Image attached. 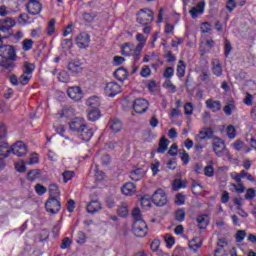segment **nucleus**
Returning a JSON list of instances; mask_svg holds the SVG:
<instances>
[{
	"label": "nucleus",
	"mask_w": 256,
	"mask_h": 256,
	"mask_svg": "<svg viewBox=\"0 0 256 256\" xmlns=\"http://www.w3.org/2000/svg\"><path fill=\"white\" fill-rule=\"evenodd\" d=\"M93 133V128L84 124L83 128L78 132V136L82 141H91Z\"/></svg>",
	"instance_id": "14"
},
{
	"label": "nucleus",
	"mask_w": 256,
	"mask_h": 256,
	"mask_svg": "<svg viewBox=\"0 0 256 256\" xmlns=\"http://www.w3.org/2000/svg\"><path fill=\"white\" fill-rule=\"evenodd\" d=\"M85 126V122L81 118H75L69 123L70 131L79 133Z\"/></svg>",
	"instance_id": "17"
},
{
	"label": "nucleus",
	"mask_w": 256,
	"mask_h": 256,
	"mask_svg": "<svg viewBox=\"0 0 256 256\" xmlns=\"http://www.w3.org/2000/svg\"><path fill=\"white\" fill-rule=\"evenodd\" d=\"M13 61L14 60H11L9 58H3L0 62V67H4V69H13V67H15Z\"/></svg>",
	"instance_id": "39"
},
{
	"label": "nucleus",
	"mask_w": 256,
	"mask_h": 256,
	"mask_svg": "<svg viewBox=\"0 0 256 256\" xmlns=\"http://www.w3.org/2000/svg\"><path fill=\"white\" fill-rule=\"evenodd\" d=\"M226 133H227L229 139H235V137H237V130L235 129V126H233V125H229L226 128Z\"/></svg>",
	"instance_id": "45"
},
{
	"label": "nucleus",
	"mask_w": 256,
	"mask_h": 256,
	"mask_svg": "<svg viewBox=\"0 0 256 256\" xmlns=\"http://www.w3.org/2000/svg\"><path fill=\"white\" fill-rule=\"evenodd\" d=\"M169 143H171V141L166 139L165 136H162L161 139L159 140L157 153H161V154L165 153V151L169 149Z\"/></svg>",
	"instance_id": "22"
},
{
	"label": "nucleus",
	"mask_w": 256,
	"mask_h": 256,
	"mask_svg": "<svg viewBox=\"0 0 256 256\" xmlns=\"http://www.w3.org/2000/svg\"><path fill=\"white\" fill-rule=\"evenodd\" d=\"M133 109H134L135 113H139V114L145 113V111H147V109H149V102L146 99L137 98L134 101Z\"/></svg>",
	"instance_id": "11"
},
{
	"label": "nucleus",
	"mask_w": 256,
	"mask_h": 256,
	"mask_svg": "<svg viewBox=\"0 0 256 256\" xmlns=\"http://www.w3.org/2000/svg\"><path fill=\"white\" fill-rule=\"evenodd\" d=\"M136 41H138L137 49L138 51H143L145 44L147 43V37L141 33L136 35Z\"/></svg>",
	"instance_id": "30"
},
{
	"label": "nucleus",
	"mask_w": 256,
	"mask_h": 256,
	"mask_svg": "<svg viewBox=\"0 0 256 256\" xmlns=\"http://www.w3.org/2000/svg\"><path fill=\"white\" fill-rule=\"evenodd\" d=\"M175 75V69L173 67H166L163 73V77L165 79H171Z\"/></svg>",
	"instance_id": "55"
},
{
	"label": "nucleus",
	"mask_w": 256,
	"mask_h": 256,
	"mask_svg": "<svg viewBox=\"0 0 256 256\" xmlns=\"http://www.w3.org/2000/svg\"><path fill=\"white\" fill-rule=\"evenodd\" d=\"M163 87H165V89H168L169 93H176L177 91V86L173 85V82H171V80H166L163 83Z\"/></svg>",
	"instance_id": "44"
},
{
	"label": "nucleus",
	"mask_w": 256,
	"mask_h": 256,
	"mask_svg": "<svg viewBox=\"0 0 256 256\" xmlns=\"http://www.w3.org/2000/svg\"><path fill=\"white\" fill-rule=\"evenodd\" d=\"M90 41H91V38L89 37V34H87V33H81L76 37V45L80 49H85L86 47H89Z\"/></svg>",
	"instance_id": "15"
},
{
	"label": "nucleus",
	"mask_w": 256,
	"mask_h": 256,
	"mask_svg": "<svg viewBox=\"0 0 256 256\" xmlns=\"http://www.w3.org/2000/svg\"><path fill=\"white\" fill-rule=\"evenodd\" d=\"M206 107L211 109L213 113H217V111H221V102L213 101L212 99L206 100Z\"/></svg>",
	"instance_id": "26"
},
{
	"label": "nucleus",
	"mask_w": 256,
	"mask_h": 256,
	"mask_svg": "<svg viewBox=\"0 0 256 256\" xmlns=\"http://www.w3.org/2000/svg\"><path fill=\"white\" fill-rule=\"evenodd\" d=\"M203 245V240L201 237H195L189 242V247L192 249V251H197V249H201V246Z\"/></svg>",
	"instance_id": "29"
},
{
	"label": "nucleus",
	"mask_w": 256,
	"mask_h": 256,
	"mask_svg": "<svg viewBox=\"0 0 256 256\" xmlns=\"http://www.w3.org/2000/svg\"><path fill=\"white\" fill-rule=\"evenodd\" d=\"M97 18V13L95 12H84L82 14V19L85 21V23H93L95 19Z\"/></svg>",
	"instance_id": "35"
},
{
	"label": "nucleus",
	"mask_w": 256,
	"mask_h": 256,
	"mask_svg": "<svg viewBox=\"0 0 256 256\" xmlns=\"http://www.w3.org/2000/svg\"><path fill=\"white\" fill-rule=\"evenodd\" d=\"M152 201L157 207H163L164 205H167V194H165L163 189H158L154 192Z\"/></svg>",
	"instance_id": "6"
},
{
	"label": "nucleus",
	"mask_w": 256,
	"mask_h": 256,
	"mask_svg": "<svg viewBox=\"0 0 256 256\" xmlns=\"http://www.w3.org/2000/svg\"><path fill=\"white\" fill-rule=\"evenodd\" d=\"M58 80H59L61 83H69V81H71V76H69V73H68L67 71L62 70V71L59 73Z\"/></svg>",
	"instance_id": "40"
},
{
	"label": "nucleus",
	"mask_w": 256,
	"mask_h": 256,
	"mask_svg": "<svg viewBox=\"0 0 256 256\" xmlns=\"http://www.w3.org/2000/svg\"><path fill=\"white\" fill-rule=\"evenodd\" d=\"M68 70L74 75H78L83 71V63L79 60H73L68 63Z\"/></svg>",
	"instance_id": "18"
},
{
	"label": "nucleus",
	"mask_w": 256,
	"mask_h": 256,
	"mask_svg": "<svg viewBox=\"0 0 256 256\" xmlns=\"http://www.w3.org/2000/svg\"><path fill=\"white\" fill-rule=\"evenodd\" d=\"M205 11V2H199L195 7H193L189 13L192 19H197L199 15H203Z\"/></svg>",
	"instance_id": "19"
},
{
	"label": "nucleus",
	"mask_w": 256,
	"mask_h": 256,
	"mask_svg": "<svg viewBox=\"0 0 256 256\" xmlns=\"http://www.w3.org/2000/svg\"><path fill=\"white\" fill-rule=\"evenodd\" d=\"M153 199V197L149 196V195H146V196H143L140 200V203H141V206L144 208V209H149L151 208V200Z\"/></svg>",
	"instance_id": "38"
},
{
	"label": "nucleus",
	"mask_w": 256,
	"mask_h": 256,
	"mask_svg": "<svg viewBox=\"0 0 256 256\" xmlns=\"http://www.w3.org/2000/svg\"><path fill=\"white\" fill-rule=\"evenodd\" d=\"M132 231L136 237H145L149 229L147 228V223L143 220H137L133 223Z\"/></svg>",
	"instance_id": "5"
},
{
	"label": "nucleus",
	"mask_w": 256,
	"mask_h": 256,
	"mask_svg": "<svg viewBox=\"0 0 256 256\" xmlns=\"http://www.w3.org/2000/svg\"><path fill=\"white\" fill-rule=\"evenodd\" d=\"M104 92L107 97H115V95L121 93V85L117 82H108L104 88Z\"/></svg>",
	"instance_id": "8"
},
{
	"label": "nucleus",
	"mask_w": 256,
	"mask_h": 256,
	"mask_svg": "<svg viewBox=\"0 0 256 256\" xmlns=\"http://www.w3.org/2000/svg\"><path fill=\"white\" fill-rule=\"evenodd\" d=\"M137 191L136 186L132 182H128L122 186L123 195H134Z\"/></svg>",
	"instance_id": "24"
},
{
	"label": "nucleus",
	"mask_w": 256,
	"mask_h": 256,
	"mask_svg": "<svg viewBox=\"0 0 256 256\" xmlns=\"http://www.w3.org/2000/svg\"><path fill=\"white\" fill-rule=\"evenodd\" d=\"M62 177H63L64 183H67L68 181H71L73 177H75V172L66 170L62 173Z\"/></svg>",
	"instance_id": "49"
},
{
	"label": "nucleus",
	"mask_w": 256,
	"mask_h": 256,
	"mask_svg": "<svg viewBox=\"0 0 256 256\" xmlns=\"http://www.w3.org/2000/svg\"><path fill=\"white\" fill-rule=\"evenodd\" d=\"M108 129L112 131V133H119L121 129H123V124L121 123L120 119L111 118L107 125Z\"/></svg>",
	"instance_id": "16"
},
{
	"label": "nucleus",
	"mask_w": 256,
	"mask_h": 256,
	"mask_svg": "<svg viewBox=\"0 0 256 256\" xmlns=\"http://www.w3.org/2000/svg\"><path fill=\"white\" fill-rule=\"evenodd\" d=\"M71 243H73V241L69 237H65L62 240V244L60 246V249H67V247H69L71 245Z\"/></svg>",
	"instance_id": "63"
},
{
	"label": "nucleus",
	"mask_w": 256,
	"mask_h": 256,
	"mask_svg": "<svg viewBox=\"0 0 256 256\" xmlns=\"http://www.w3.org/2000/svg\"><path fill=\"white\" fill-rule=\"evenodd\" d=\"M231 51H233V46H231V42L226 39L225 44H224V55H225V57H229V55H231Z\"/></svg>",
	"instance_id": "52"
},
{
	"label": "nucleus",
	"mask_w": 256,
	"mask_h": 256,
	"mask_svg": "<svg viewBox=\"0 0 256 256\" xmlns=\"http://www.w3.org/2000/svg\"><path fill=\"white\" fill-rule=\"evenodd\" d=\"M204 175H206V177H213V175H215V169L213 166L208 165L204 167Z\"/></svg>",
	"instance_id": "58"
},
{
	"label": "nucleus",
	"mask_w": 256,
	"mask_h": 256,
	"mask_svg": "<svg viewBox=\"0 0 256 256\" xmlns=\"http://www.w3.org/2000/svg\"><path fill=\"white\" fill-rule=\"evenodd\" d=\"M17 25V22L15 21V18L6 17L3 19H0V32L1 33H9L10 29H13Z\"/></svg>",
	"instance_id": "9"
},
{
	"label": "nucleus",
	"mask_w": 256,
	"mask_h": 256,
	"mask_svg": "<svg viewBox=\"0 0 256 256\" xmlns=\"http://www.w3.org/2000/svg\"><path fill=\"white\" fill-rule=\"evenodd\" d=\"M49 199H59L61 197V191L59 190V186L57 184H51L49 186Z\"/></svg>",
	"instance_id": "27"
},
{
	"label": "nucleus",
	"mask_w": 256,
	"mask_h": 256,
	"mask_svg": "<svg viewBox=\"0 0 256 256\" xmlns=\"http://www.w3.org/2000/svg\"><path fill=\"white\" fill-rule=\"evenodd\" d=\"M86 105H88V107H91L92 109H98L97 107L101 105V102L99 101V97L92 96L87 99Z\"/></svg>",
	"instance_id": "32"
},
{
	"label": "nucleus",
	"mask_w": 256,
	"mask_h": 256,
	"mask_svg": "<svg viewBox=\"0 0 256 256\" xmlns=\"http://www.w3.org/2000/svg\"><path fill=\"white\" fill-rule=\"evenodd\" d=\"M34 43L35 42H33L31 39H24L22 41V51H31V49H33Z\"/></svg>",
	"instance_id": "41"
},
{
	"label": "nucleus",
	"mask_w": 256,
	"mask_h": 256,
	"mask_svg": "<svg viewBox=\"0 0 256 256\" xmlns=\"http://www.w3.org/2000/svg\"><path fill=\"white\" fill-rule=\"evenodd\" d=\"M176 205H185V196L182 194H177L175 197Z\"/></svg>",
	"instance_id": "64"
},
{
	"label": "nucleus",
	"mask_w": 256,
	"mask_h": 256,
	"mask_svg": "<svg viewBox=\"0 0 256 256\" xmlns=\"http://www.w3.org/2000/svg\"><path fill=\"white\" fill-rule=\"evenodd\" d=\"M32 77V75L25 74V72H23V74L19 77L20 85H28Z\"/></svg>",
	"instance_id": "46"
},
{
	"label": "nucleus",
	"mask_w": 256,
	"mask_h": 256,
	"mask_svg": "<svg viewBox=\"0 0 256 256\" xmlns=\"http://www.w3.org/2000/svg\"><path fill=\"white\" fill-rule=\"evenodd\" d=\"M114 77L118 81H125V79H127V77H129V72H127V69L120 67V68L116 69V71L114 72Z\"/></svg>",
	"instance_id": "23"
},
{
	"label": "nucleus",
	"mask_w": 256,
	"mask_h": 256,
	"mask_svg": "<svg viewBox=\"0 0 256 256\" xmlns=\"http://www.w3.org/2000/svg\"><path fill=\"white\" fill-rule=\"evenodd\" d=\"M197 223L199 229H207V225H209V220L207 219V215H200L197 217Z\"/></svg>",
	"instance_id": "33"
},
{
	"label": "nucleus",
	"mask_w": 256,
	"mask_h": 256,
	"mask_svg": "<svg viewBox=\"0 0 256 256\" xmlns=\"http://www.w3.org/2000/svg\"><path fill=\"white\" fill-rule=\"evenodd\" d=\"M132 217L134 221H143V216L141 215V210L139 208H134L132 210Z\"/></svg>",
	"instance_id": "54"
},
{
	"label": "nucleus",
	"mask_w": 256,
	"mask_h": 256,
	"mask_svg": "<svg viewBox=\"0 0 256 256\" xmlns=\"http://www.w3.org/2000/svg\"><path fill=\"white\" fill-rule=\"evenodd\" d=\"M26 165H37L39 163V155L31 154L29 159L25 161Z\"/></svg>",
	"instance_id": "50"
},
{
	"label": "nucleus",
	"mask_w": 256,
	"mask_h": 256,
	"mask_svg": "<svg viewBox=\"0 0 256 256\" xmlns=\"http://www.w3.org/2000/svg\"><path fill=\"white\" fill-rule=\"evenodd\" d=\"M11 153L16 155V157H24V155L27 153V145H25V143L22 141H18L12 145Z\"/></svg>",
	"instance_id": "12"
},
{
	"label": "nucleus",
	"mask_w": 256,
	"mask_h": 256,
	"mask_svg": "<svg viewBox=\"0 0 256 256\" xmlns=\"http://www.w3.org/2000/svg\"><path fill=\"white\" fill-rule=\"evenodd\" d=\"M212 149L217 157H223L225 153H229L225 141L219 137H213Z\"/></svg>",
	"instance_id": "3"
},
{
	"label": "nucleus",
	"mask_w": 256,
	"mask_h": 256,
	"mask_svg": "<svg viewBox=\"0 0 256 256\" xmlns=\"http://www.w3.org/2000/svg\"><path fill=\"white\" fill-rule=\"evenodd\" d=\"M121 53L126 57L132 56L135 62L141 59V50H139L135 44L125 43L121 46Z\"/></svg>",
	"instance_id": "1"
},
{
	"label": "nucleus",
	"mask_w": 256,
	"mask_h": 256,
	"mask_svg": "<svg viewBox=\"0 0 256 256\" xmlns=\"http://www.w3.org/2000/svg\"><path fill=\"white\" fill-rule=\"evenodd\" d=\"M187 187V182L181 179L174 180L172 184L173 191H179V189H185Z\"/></svg>",
	"instance_id": "36"
},
{
	"label": "nucleus",
	"mask_w": 256,
	"mask_h": 256,
	"mask_svg": "<svg viewBox=\"0 0 256 256\" xmlns=\"http://www.w3.org/2000/svg\"><path fill=\"white\" fill-rule=\"evenodd\" d=\"M101 209H103V206L101 205V202H99V200L91 201L86 206L87 213L91 214L99 213Z\"/></svg>",
	"instance_id": "20"
},
{
	"label": "nucleus",
	"mask_w": 256,
	"mask_h": 256,
	"mask_svg": "<svg viewBox=\"0 0 256 256\" xmlns=\"http://www.w3.org/2000/svg\"><path fill=\"white\" fill-rule=\"evenodd\" d=\"M9 153H11L9 144L7 142H0V157H9Z\"/></svg>",
	"instance_id": "34"
},
{
	"label": "nucleus",
	"mask_w": 256,
	"mask_h": 256,
	"mask_svg": "<svg viewBox=\"0 0 256 256\" xmlns=\"http://www.w3.org/2000/svg\"><path fill=\"white\" fill-rule=\"evenodd\" d=\"M35 191H36L37 195H45V193H47V188H45L41 184H37L35 186Z\"/></svg>",
	"instance_id": "62"
},
{
	"label": "nucleus",
	"mask_w": 256,
	"mask_h": 256,
	"mask_svg": "<svg viewBox=\"0 0 256 256\" xmlns=\"http://www.w3.org/2000/svg\"><path fill=\"white\" fill-rule=\"evenodd\" d=\"M212 73L213 75H216V77H221L223 75V67L218 59L212 60Z\"/></svg>",
	"instance_id": "21"
},
{
	"label": "nucleus",
	"mask_w": 256,
	"mask_h": 256,
	"mask_svg": "<svg viewBox=\"0 0 256 256\" xmlns=\"http://www.w3.org/2000/svg\"><path fill=\"white\" fill-rule=\"evenodd\" d=\"M55 19H51L48 22V26H47V35H53V33H55Z\"/></svg>",
	"instance_id": "57"
},
{
	"label": "nucleus",
	"mask_w": 256,
	"mask_h": 256,
	"mask_svg": "<svg viewBox=\"0 0 256 256\" xmlns=\"http://www.w3.org/2000/svg\"><path fill=\"white\" fill-rule=\"evenodd\" d=\"M141 77H151V68L149 66H143L140 72Z\"/></svg>",
	"instance_id": "61"
},
{
	"label": "nucleus",
	"mask_w": 256,
	"mask_h": 256,
	"mask_svg": "<svg viewBox=\"0 0 256 256\" xmlns=\"http://www.w3.org/2000/svg\"><path fill=\"white\" fill-rule=\"evenodd\" d=\"M26 9L30 15H39L43 9V6L39 3V0H28Z\"/></svg>",
	"instance_id": "13"
},
{
	"label": "nucleus",
	"mask_w": 256,
	"mask_h": 256,
	"mask_svg": "<svg viewBox=\"0 0 256 256\" xmlns=\"http://www.w3.org/2000/svg\"><path fill=\"white\" fill-rule=\"evenodd\" d=\"M45 208L47 213L57 215V213L61 211V202L59 201V198H48L45 203Z\"/></svg>",
	"instance_id": "4"
},
{
	"label": "nucleus",
	"mask_w": 256,
	"mask_h": 256,
	"mask_svg": "<svg viewBox=\"0 0 256 256\" xmlns=\"http://www.w3.org/2000/svg\"><path fill=\"white\" fill-rule=\"evenodd\" d=\"M205 139H207L205 130H200L199 133L195 136V141H197V143H201V141H205Z\"/></svg>",
	"instance_id": "60"
},
{
	"label": "nucleus",
	"mask_w": 256,
	"mask_h": 256,
	"mask_svg": "<svg viewBox=\"0 0 256 256\" xmlns=\"http://www.w3.org/2000/svg\"><path fill=\"white\" fill-rule=\"evenodd\" d=\"M67 95L72 101L79 102L83 99V90H81V87L79 86H72L68 88Z\"/></svg>",
	"instance_id": "10"
},
{
	"label": "nucleus",
	"mask_w": 256,
	"mask_h": 256,
	"mask_svg": "<svg viewBox=\"0 0 256 256\" xmlns=\"http://www.w3.org/2000/svg\"><path fill=\"white\" fill-rule=\"evenodd\" d=\"M175 218H176V221H179L180 223L182 221H185V211L183 209L176 211Z\"/></svg>",
	"instance_id": "59"
},
{
	"label": "nucleus",
	"mask_w": 256,
	"mask_h": 256,
	"mask_svg": "<svg viewBox=\"0 0 256 256\" xmlns=\"http://www.w3.org/2000/svg\"><path fill=\"white\" fill-rule=\"evenodd\" d=\"M145 176V171L142 168H137L130 173V179L132 181H141Z\"/></svg>",
	"instance_id": "25"
},
{
	"label": "nucleus",
	"mask_w": 256,
	"mask_h": 256,
	"mask_svg": "<svg viewBox=\"0 0 256 256\" xmlns=\"http://www.w3.org/2000/svg\"><path fill=\"white\" fill-rule=\"evenodd\" d=\"M40 176L41 172L37 169L30 170L27 174L29 181H35L36 179H39Z\"/></svg>",
	"instance_id": "42"
},
{
	"label": "nucleus",
	"mask_w": 256,
	"mask_h": 256,
	"mask_svg": "<svg viewBox=\"0 0 256 256\" xmlns=\"http://www.w3.org/2000/svg\"><path fill=\"white\" fill-rule=\"evenodd\" d=\"M187 69V65H185V62L183 60L178 61L177 67H176V75L179 77V79H182V77H185V71Z\"/></svg>",
	"instance_id": "28"
},
{
	"label": "nucleus",
	"mask_w": 256,
	"mask_h": 256,
	"mask_svg": "<svg viewBox=\"0 0 256 256\" xmlns=\"http://www.w3.org/2000/svg\"><path fill=\"white\" fill-rule=\"evenodd\" d=\"M180 159L183 161L184 165H187L191 158L189 154L185 150H179Z\"/></svg>",
	"instance_id": "51"
},
{
	"label": "nucleus",
	"mask_w": 256,
	"mask_h": 256,
	"mask_svg": "<svg viewBox=\"0 0 256 256\" xmlns=\"http://www.w3.org/2000/svg\"><path fill=\"white\" fill-rule=\"evenodd\" d=\"M33 71H35V65L29 62L24 63V72L26 75H33Z\"/></svg>",
	"instance_id": "47"
},
{
	"label": "nucleus",
	"mask_w": 256,
	"mask_h": 256,
	"mask_svg": "<svg viewBox=\"0 0 256 256\" xmlns=\"http://www.w3.org/2000/svg\"><path fill=\"white\" fill-rule=\"evenodd\" d=\"M76 243H78V245H85V243H87V234L82 231L78 232Z\"/></svg>",
	"instance_id": "43"
},
{
	"label": "nucleus",
	"mask_w": 256,
	"mask_h": 256,
	"mask_svg": "<svg viewBox=\"0 0 256 256\" xmlns=\"http://www.w3.org/2000/svg\"><path fill=\"white\" fill-rule=\"evenodd\" d=\"M0 55L2 56V59H10L11 61L17 59L15 48L11 45H2V47H0Z\"/></svg>",
	"instance_id": "7"
},
{
	"label": "nucleus",
	"mask_w": 256,
	"mask_h": 256,
	"mask_svg": "<svg viewBox=\"0 0 256 256\" xmlns=\"http://www.w3.org/2000/svg\"><path fill=\"white\" fill-rule=\"evenodd\" d=\"M255 196H256L255 189L254 188H248L246 190V194H245L244 198L246 200H250L251 201V200L255 199Z\"/></svg>",
	"instance_id": "56"
},
{
	"label": "nucleus",
	"mask_w": 256,
	"mask_h": 256,
	"mask_svg": "<svg viewBox=\"0 0 256 256\" xmlns=\"http://www.w3.org/2000/svg\"><path fill=\"white\" fill-rule=\"evenodd\" d=\"M117 213L120 217H127L129 215V208L127 203L123 202L117 209Z\"/></svg>",
	"instance_id": "37"
},
{
	"label": "nucleus",
	"mask_w": 256,
	"mask_h": 256,
	"mask_svg": "<svg viewBox=\"0 0 256 256\" xmlns=\"http://www.w3.org/2000/svg\"><path fill=\"white\" fill-rule=\"evenodd\" d=\"M165 243L167 247L171 248L175 245V238L171 234H165L164 236Z\"/></svg>",
	"instance_id": "53"
},
{
	"label": "nucleus",
	"mask_w": 256,
	"mask_h": 256,
	"mask_svg": "<svg viewBox=\"0 0 256 256\" xmlns=\"http://www.w3.org/2000/svg\"><path fill=\"white\" fill-rule=\"evenodd\" d=\"M154 13L148 9H140L136 14V21L140 25H151L153 23Z\"/></svg>",
	"instance_id": "2"
},
{
	"label": "nucleus",
	"mask_w": 256,
	"mask_h": 256,
	"mask_svg": "<svg viewBox=\"0 0 256 256\" xmlns=\"http://www.w3.org/2000/svg\"><path fill=\"white\" fill-rule=\"evenodd\" d=\"M101 117V111H99V108H92L88 111V120L89 121H97Z\"/></svg>",
	"instance_id": "31"
},
{
	"label": "nucleus",
	"mask_w": 256,
	"mask_h": 256,
	"mask_svg": "<svg viewBox=\"0 0 256 256\" xmlns=\"http://www.w3.org/2000/svg\"><path fill=\"white\" fill-rule=\"evenodd\" d=\"M247 237V232L245 230H238L235 235L237 243H243V240Z\"/></svg>",
	"instance_id": "48"
}]
</instances>
